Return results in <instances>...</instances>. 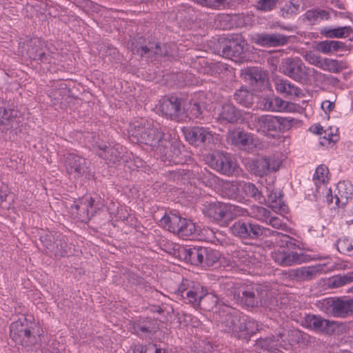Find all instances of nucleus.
Instances as JSON below:
<instances>
[{
	"label": "nucleus",
	"instance_id": "nucleus-27",
	"mask_svg": "<svg viewBox=\"0 0 353 353\" xmlns=\"http://www.w3.org/2000/svg\"><path fill=\"white\" fill-rule=\"evenodd\" d=\"M332 316L345 318L353 314V299L335 297Z\"/></svg>",
	"mask_w": 353,
	"mask_h": 353
},
{
	"label": "nucleus",
	"instance_id": "nucleus-13",
	"mask_svg": "<svg viewBox=\"0 0 353 353\" xmlns=\"http://www.w3.org/2000/svg\"><path fill=\"white\" fill-rule=\"evenodd\" d=\"M243 78L255 91H262L268 87V74L260 68L248 67L245 68Z\"/></svg>",
	"mask_w": 353,
	"mask_h": 353
},
{
	"label": "nucleus",
	"instance_id": "nucleus-36",
	"mask_svg": "<svg viewBox=\"0 0 353 353\" xmlns=\"http://www.w3.org/2000/svg\"><path fill=\"white\" fill-rule=\"evenodd\" d=\"M243 52V45L236 41H230L222 50L223 54L230 59L241 58Z\"/></svg>",
	"mask_w": 353,
	"mask_h": 353
},
{
	"label": "nucleus",
	"instance_id": "nucleus-56",
	"mask_svg": "<svg viewBox=\"0 0 353 353\" xmlns=\"http://www.w3.org/2000/svg\"><path fill=\"white\" fill-rule=\"evenodd\" d=\"M159 153L166 158L173 159L174 157H178L181 153V151L176 143H173L170 141V146L166 148L165 152Z\"/></svg>",
	"mask_w": 353,
	"mask_h": 353
},
{
	"label": "nucleus",
	"instance_id": "nucleus-24",
	"mask_svg": "<svg viewBox=\"0 0 353 353\" xmlns=\"http://www.w3.org/2000/svg\"><path fill=\"white\" fill-rule=\"evenodd\" d=\"M241 111L232 103H223L219 110L217 119L221 123H234L237 122L241 117Z\"/></svg>",
	"mask_w": 353,
	"mask_h": 353
},
{
	"label": "nucleus",
	"instance_id": "nucleus-16",
	"mask_svg": "<svg viewBox=\"0 0 353 353\" xmlns=\"http://www.w3.org/2000/svg\"><path fill=\"white\" fill-rule=\"evenodd\" d=\"M190 67L199 73L210 74L212 76L220 74L226 70L225 65L221 62L209 63L203 57H196L190 63Z\"/></svg>",
	"mask_w": 353,
	"mask_h": 353
},
{
	"label": "nucleus",
	"instance_id": "nucleus-12",
	"mask_svg": "<svg viewBox=\"0 0 353 353\" xmlns=\"http://www.w3.org/2000/svg\"><path fill=\"white\" fill-rule=\"evenodd\" d=\"M183 133L186 141L196 146H199L201 143L208 145L214 143V134L208 128L194 126L185 129Z\"/></svg>",
	"mask_w": 353,
	"mask_h": 353
},
{
	"label": "nucleus",
	"instance_id": "nucleus-15",
	"mask_svg": "<svg viewBox=\"0 0 353 353\" xmlns=\"http://www.w3.org/2000/svg\"><path fill=\"white\" fill-rule=\"evenodd\" d=\"M242 321L243 316H241L237 312H228L222 315L220 325L225 332L240 339L241 332H242Z\"/></svg>",
	"mask_w": 353,
	"mask_h": 353
},
{
	"label": "nucleus",
	"instance_id": "nucleus-49",
	"mask_svg": "<svg viewBox=\"0 0 353 353\" xmlns=\"http://www.w3.org/2000/svg\"><path fill=\"white\" fill-rule=\"evenodd\" d=\"M335 245L340 253L347 256H353V245L348 238L343 237L339 239Z\"/></svg>",
	"mask_w": 353,
	"mask_h": 353
},
{
	"label": "nucleus",
	"instance_id": "nucleus-59",
	"mask_svg": "<svg viewBox=\"0 0 353 353\" xmlns=\"http://www.w3.org/2000/svg\"><path fill=\"white\" fill-rule=\"evenodd\" d=\"M43 45V41L39 37L31 38L28 43V48L27 54L29 56L30 50L34 49V50H40Z\"/></svg>",
	"mask_w": 353,
	"mask_h": 353
},
{
	"label": "nucleus",
	"instance_id": "nucleus-29",
	"mask_svg": "<svg viewBox=\"0 0 353 353\" xmlns=\"http://www.w3.org/2000/svg\"><path fill=\"white\" fill-rule=\"evenodd\" d=\"M17 114V110H7L0 106V126L3 127V130H9L18 127L19 121Z\"/></svg>",
	"mask_w": 353,
	"mask_h": 353
},
{
	"label": "nucleus",
	"instance_id": "nucleus-20",
	"mask_svg": "<svg viewBox=\"0 0 353 353\" xmlns=\"http://www.w3.org/2000/svg\"><path fill=\"white\" fill-rule=\"evenodd\" d=\"M65 166L68 174L78 179L88 172V167L84 158L70 154L65 159Z\"/></svg>",
	"mask_w": 353,
	"mask_h": 353
},
{
	"label": "nucleus",
	"instance_id": "nucleus-17",
	"mask_svg": "<svg viewBox=\"0 0 353 353\" xmlns=\"http://www.w3.org/2000/svg\"><path fill=\"white\" fill-rule=\"evenodd\" d=\"M202 212L211 221L216 223L227 222L226 203L206 201L203 204Z\"/></svg>",
	"mask_w": 353,
	"mask_h": 353
},
{
	"label": "nucleus",
	"instance_id": "nucleus-26",
	"mask_svg": "<svg viewBox=\"0 0 353 353\" xmlns=\"http://www.w3.org/2000/svg\"><path fill=\"white\" fill-rule=\"evenodd\" d=\"M334 194L335 204L338 207L345 205L353 195V185L349 181H339Z\"/></svg>",
	"mask_w": 353,
	"mask_h": 353
},
{
	"label": "nucleus",
	"instance_id": "nucleus-8",
	"mask_svg": "<svg viewBox=\"0 0 353 353\" xmlns=\"http://www.w3.org/2000/svg\"><path fill=\"white\" fill-rule=\"evenodd\" d=\"M280 71L293 80L302 82L308 79L307 68L299 58H285L280 66Z\"/></svg>",
	"mask_w": 353,
	"mask_h": 353
},
{
	"label": "nucleus",
	"instance_id": "nucleus-28",
	"mask_svg": "<svg viewBox=\"0 0 353 353\" xmlns=\"http://www.w3.org/2000/svg\"><path fill=\"white\" fill-rule=\"evenodd\" d=\"M288 38V37L279 33H263L258 35L256 43L261 46H282L287 44Z\"/></svg>",
	"mask_w": 353,
	"mask_h": 353
},
{
	"label": "nucleus",
	"instance_id": "nucleus-42",
	"mask_svg": "<svg viewBox=\"0 0 353 353\" xmlns=\"http://www.w3.org/2000/svg\"><path fill=\"white\" fill-rule=\"evenodd\" d=\"M239 188L240 183L237 182L226 181L222 185V196L229 199H238Z\"/></svg>",
	"mask_w": 353,
	"mask_h": 353
},
{
	"label": "nucleus",
	"instance_id": "nucleus-53",
	"mask_svg": "<svg viewBox=\"0 0 353 353\" xmlns=\"http://www.w3.org/2000/svg\"><path fill=\"white\" fill-rule=\"evenodd\" d=\"M205 256H203V266H212L219 260V256L213 250L205 248Z\"/></svg>",
	"mask_w": 353,
	"mask_h": 353
},
{
	"label": "nucleus",
	"instance_id": "nucleus-52",
	"mask_svg": "<svg viewBox=\"0 0 353 353\" xmlns=\"http://www.w3.org/2000/svg\"><path fill=\"white\" fill-rule=\"evenodd\" d=\"M138 352V353H166L164 349L159 347L157 344L149 343L147 345H136L134 352Z\"/></svg>",
	"mask_w": 353,
	"mask_h": 353
},
{
	"label": "nucleus",
	"instance_id": "nucleus-58",
	"mask_svg": "<svg viewBox=\"0 0 353 353\" xmlns=\"http://www.w3.org/2000/svg\"><path fill=\"white\" fill-rule=\"evenodd\" d=\"M285 108V101L281 99L275 98L269 103L268 109L271 111H281Z\"/></svg>",
	"mask_w": 353,
	"mask_h": 353
},
{
	"label": "nucleus",
	"instance_id": "nucleus-35",
	"mask_svg": "<svg viewBox=\"0 0 353 353\" xmlns=\"http://www.w3.org/2000/svg\"><path fill=\"white\" fill-rule=\"evenodd\" d=\"M353 31L352 27L347 26L338 28L325 27L321 33L327 38H345Z\"/></svg>",
	"mask_w": 353,
	"mask_h": 353
},
{
	"label": "nucleus",
	"instance_id": "nucleus-34",
	"mask_svg": "<svg viewBox=\"0 0 353 353\" xmlns=\"http://www.w3.org/2000/svg\"><path fill=\"white\" fill-rule=\"evenodd\" d=\"M241 330L242 332H241L240 339H248L259 330V323L253 319L243 315Z\"/></svg>",
	"mask_w": 353,
	"mask_h": 353
},
{
	"label": "nucleus",
	"instance_id": "nucleus-32",
	"mask_svg": "<svg viewBox=\"0 0 353 353\" xmlns=\"http://www.w3.org/2000/svg\"><path fill=\"white\" fill-rule=\"evenodd\" d=\"M283 334L279 333L276 336L271 335L264 338L258 339L256 341V346L264 350L274 352L278 350L279 347L284 340L282 339Z\"/></svg>",
	"mask_w": 353,
	"mask_h": 353
},
{
	"label": "nucleus",
	"instance_id": "nucleus-1",
	"mask_svg": "<svg viewBox=\"0 0 353 353\" xmlns=\"http://www.w3.org/2000/svg\"><path fill=\"white\" fill-rule=\"evenodd\" d=\"M128 134L132 142L149 145L158 152H165L170 146V140L161 128L144 119L131 123Z\"/></svg>",
	"mask_w": 353,
	"mask_h": 353
},
{
	"label": "nucleus",
	"instance_id": "nucleus-61",
	"mask_svg": "<svg viewBox=\"0 0 353 353\" xmlns=\"http://www.w3.org/2000/svg\"><path fill=\"white\" fill-rule=\"evenodd\" d=\"M269 199L271 200L272 203H274L276 205H280L279 210L281 212L285 213L288 212V206L285 204H281V199L280 196H277L276 193L270 194L269 195Z\"/></svg>",
	"mask_w": 353,
	"mask_h": 353
},
{
	"label": "nucleus",
	"instance_id": "nucleus-54",
	"mask_svg": "<svg viewBox=\"0 0 353 353\" xmlns=\"http://www.w3.org/2000/svg\"><path fill=\"white\" fill-rule=\"evenodd\" d=\"M100 51L105 57H110V59L117 60L119 56L118 50L112 46L104 45L101 48Z\"/></svg>",
	"mask_w": 353,
	"mask_h": 353
},
{
	"label": "nucleus",
	"instance_id": "nucleus-21",
	"mask_svg": "<svg viewBox=\"0 0 353 353\" xmlns=\"http://www.w3.org/2000/svg\"><path fill=\"white\" fill-rule=\"evenodd\" d=\"M281 165V162L274 157H262L254 162L252 170L255 175L262 177L278 170Z\"/></svg>",
	"mask_w": 353,
	"mask_h": 353
},
{
	"label": "nucleus",
	"instance_id": "nucleus-6",
	"mask_svg": "<svg viewBox=\"0 0 353 353\" xmlns=\"http://www.w3.org/2000/svg\"><path fill=\"white\" fill-rule=\"evenodd\" d=\"M325 262L314 265L305 266L292 270L291 276L299 281H310L321 274H325L337 269L339 264L329 256Z\"/></svg>",
	"mask_w": 353,
	"mask_h": 353
},
{
	"label": "nucleus",
	"instance_id": "nucleus-57",
	"mask_svg": "<svg viewBox=\"0 0 353 353\" xmlns=\"http://www.w3.org/2000/svg\"><path fill=\"white\" fill-rule=\"evenodd\" d=\"M277 0H259L256 8L263 11H270L275 6Z\"/></svg>",
	"mask_w": 353,
	"mask_h": 353
},
{
	"label": "nucleus",
	"instance_id": "nucleus-23",
	"mask_svg": "<svg viewBox=\"0 0 353 353\" xmlns=\"http://www.w3.org/2000/svg\"><path fill=\"white\" fill-rule=\"evenodd\" d=\"M254 123L257 132L265 135H273L272 132H279V123L276 116L262 115L255 118Z\"/></svg>",
	"mask_w": 353,
	"mask_h": 353
},
{
	"label": "nucleus",
	"instance_id": "nucleus-3",
	"mask_svg": "<svg viewBox=\"0 0 353 353\" xmlns=\"http://www.w3.org/2000/svg\"><path fill=\"white\" fill-rule=\"evenodd\" d=\"M175 294L181 296L185 303L194 307H200L210 310L216 303V298L208 293L207 290L199 282L183 278Z\"/></svg>",
	"mask_w": 353,
	"mask_h": 353
},
{
	"label": "nucleus",
	"instance_id": "nucleus-30",
	"mask_svg": "<svg viewBox=\"0 0 353 353\" xmlns=\"http://www.w3.org/2000/svg\"><path fill=\"white\" fill-rule=\"evenodd\" d=\"M275 88L278 92L281 93L285 97H300L303 95L301 90L299 87L283 79L276 80Z\"/></svg>",
	"mask_w": 353,
	"mask_h": 353
},
{
	"label": "nucleus",
	"instance_id": "nucleus-47",
	"mask_svg": "<svg viewBox=\"0 0 353 353\" xmlns=\"http://www.w3.org/2000/svg\"><path fill=\"white\" fill-rule=\"evenodd\" d=\"M270 214H271V212L264 207L254 205L250 208V210H248V216L253 217L261 222H264L267 221Z\"/></svg>",
	"mask_w": 353,
	"mask_h": 353
},
{
	"label": "nucleus",
	"instance_id": "nucleus-4",
	"mask_svg": "<svg viewBox=\"0 0 353 353\" xmlns=\"http://www.w3.org/2000/svg\"><path fill=\"white\" fill-rule=\"evenodd\" d=\"M39 323L35 321L32 315H22L10 325V337L19 345L31 348L41 335Z\"/></svg>",
	"mask_w": 353,
	"mask_h": 353
},
{
	"label": "nucleus",
	"instance_id": "nucleus-44",
	"mask_svg": "<svg viewBox=\"0 0 353 353\" xmlns=\"http://www.w3.org/2000/svg\"><path fill=\"white\" fill-rule=\"evenodd\" d=\"M227 222L231 221L236 216H245L248 214V210L241 206L226 203Z\"/></svg>",
	"mask_w": 353,
	"mask_h": 353
},
{
	"label": "nucleus",
	"instance_id": "nucleus-51",
	"mask_svg": "<svg viewBox=\"0 0 353 353\" xmlns=\"http://www.w3.org/2000/svg\"><path fill=\"white\" fill-rule=\"evenodd\" d=\"M335 297L325 298L319 301L318 308L323 312L332 316Z\"/></svg>",
	"mask_w": 353,
	"mask_h": 353
},
{
	"label": "nucleus",
	"instance_id": "nucleus-37",
	"mask_svg": "<svg viewBox=\"0 0 353 353\" xmlns=\"http://www.w3.org/2000/svg\"><path fill=\"white\" fill-rule=\"evenodd\" d=\"M153 52L157 57H165L169 55L170 52L168 48V45L165 43H157L151 44L150 47L147 46H141L138 52L143 56L149 52Z\"/></svg>",
	"mask_w": 353,
	"mask_h": 353
},
{
	"label": "nucleus",
	"instance_id": "nucleus-31",
	"mask_svg": "<svg viewBox=\"0 0 353 353\" xmlns=\"http://www.w3.org/2000/svg\"><path fill=\"white\" fill-rule=\"evenodd\" d=\"M158 327L154 320L151 318H140L132 324L133 332L139 336L155 333Z\"/></svg>",
	"mask_w": 353,
	"mask_h": 353
},
{
	"label": "nucleus",
	"instance_id": "nucleus-39",
	"mask_svg": "<svg viewBox=\"0 0 353 353\" xmlns=\"http://www.w3.org/2000/svg\"><path fill=\"white\" fill-rule=\"evenodd\" d=\"M234 99L236 103L245 108H250L254 103L252 93L243 87L234 92Z\"/></svg>",
	"mask_w": 353,
	"mask_h": 353
},
{
	"label": "nucleus",
	"instance_id": "nucleus-19",
	"mask_svg": "<svg viewBox=\"0 0 353 353\" xmlns=\"http://www.w3.org/2000/svg\"><path fill=\"white\" fill-rule=\"evenodd\" d=\"M178 257L193 265H199L203 263V254H205L204 247L188 248L179 246L176 250Z\"/></svg>",
	"mask_w": 353,
	"mask_h": 353
},
{
	"label": "nucleus",
	"instance_id": "nucleus-43",
	"mask_svg": "<svg viewBox=\"0 0 353 353\" xmlns=\"http://www.w3.org/2000/svg\"><path fill=\"white\" fill-rule=\"evenodd\" d=\"M305 17L306 20L314 23L318 21L327 20L330 15L328 11L316 8L308 10L305 14Z\"/></svg>",
	"mask_w": 353,
	"mask_h": 353
},
{
	"label": "nucleus",
	"instance_id": "nucleus-9",
	"mask_svg": "<svg viewBox=\"0 0 353 353\" xmlns=\"http://www.w3.org/2000/svg\"><path fill=\"white\" fill-rule=\"evenodd\" d=\"M104 205V200L95 194L83 198L79 203H74L71 208L77 210V214L82 221H89Z\"/></svg>",
	"mask_w": 353,
	"mask_h": 353
},
{
	"label": "nucleus",
	"instance_id": "nucleus-7",
	"mask_svg": "<svg viewBox=\"0 0 353 353\" xmlns=\"http://www.w3.org/2000/svg\"><path fill=\"white\" fill-rule=\"evenodd\" d=\"M43 245L57 257H63L70 253L68 239L59 232H48L40 236Z\"/></svg>",
	"mask_w": 353,
	"mask_h": 353
},
{
	"label": "nucleus",
	"instance_id": "nucleus-25",
	"mask_svg": "<svg viewBox=\"0 0 353 353\" xmlns=\"http://www.w3.org/2000/svg\"><path fill=\"white\" fill-rule=\"evenodd\" d=\"M227 141L232 145L241 150H246L252 143V137L239 129L229 130Z\"/></svg>",
	"mask_w": 353,
	"mask_h": 353
},
{
	"label": "nucleus",
	"instance_id": "nucleus-5",
	"mask_svg": "<svg viewBox=\"0 0 353 353\" xmlns=\"http://www.w3.org/2000/svg\"><path fill=\"white\" fill-rule=\"evenodd\" d=\"M231 232L242 239H257L261 236H271L281 238L285 243L290 236L281 232L271 230L250 221H237L230 228Z\"/></svg>",
	"mask_w": 353,
	"mask_h": 353
},
{
	"label": "nucleus",
	"instance_id": "nucleus-60",
	"mask_svg": "<svg viewBox=\"0 0 353 353\" xmlns=\"http://www.w3.org/2000/svg\"><path fill=\"white\" fill-rule=\"evenodd\" d=\"M202 113V107L199 103L194 102L193 103H190L189 114L190 118H200Z\"/></svg>",
	"mask_w": 353,
	"mask_h": 353
},
{
	"label": "nucleus",
	"instance_id": "nucleus-18",
	"mask_svg": "<svg viewBox=\"0 0 353 353\" xmlns=\"http://www.w3.org/2000/svg\"><path fill=\"white\" fill-rule=\"evenodd\" d=\"M303 324L307 328L326 334H332L335 330V321L325 319L320 315L306 314Z\"/></svg>",
	"mask_w": 353,
	"mask_h": 353
},
{
	"label": "nucleus",
	"instance_id": "nucleus-38",
	"mask_svg": "<svg viewBox=\"0 0 353 353\" xmlns=\"http://www.w3.org/2000/svg\"><path fill=\"white\" fill-rule=\"evenodd\" d=\"M195 232L194 223L190 219L183 217L174 234L181 238L187 239L192 236Z\"/></svg>",
	"mask_w": 353,
	"mask_h": 353
},
{
	"label": "nucleus",
	"instance_id": "nucleus-62",
	"mask_svg": "<svg viewBox=\"0 0 353 353\" xmlns=\"http://www.w3.org/2000/svg\"><path fill=\"white\" fill-rule=\"evenodd\" d=\"M306 59L311 63L314 65L318 68H321L323 58L320 56L316 55L312 53H309L306 54Z\"/></svg>",
	"mask_w": 353,
	"mask_h": 353
},
{
	"label": "nucleus",
	"instance_id": "nucleus-45",
	"mask_svg": "<svg viewBox=\"0 0 353 353\" xmlns=\"http://www.w3.org/2000/svg\"><path fill=\"white\" fill-rule=\"evenodd\" d=\"M352 282H353V272L334 276L329 279L328 284L331 288H337Z\"/></svg>",
	"mask_w": 353,
	"mask_h": 353
},
{
	"label": "nucleus",
	"instance_id": "nucleus-48",
	"mask_svg": "<svg viewBox=\"0 0 353 353\" xmlns=\"http://www.w3.org/2000/svg\"><path fill=\"white\" fill-rule=\"evenodd\" d=\"M329 170L324 165H321L316 169L315 173L313 176V180L316 186L324 185L328 181Z\"/></svg>",
	"mask_w": 353,
	"mask_h": 353
},
{
	"label": "nucleus",
	"instance_id": "nucleus-14",
	"mask_svg": "<svg viewBox=\"0 0 353 353\" xmlns=\"http://www.w3.org/2000/svg\"><path fill=\"white\" fill-rule=\"evenodd\" d=\"M98 156L103 159L110 165L119 163L125 152V148L119 143L109 144L108 145L100 144L98 145Z\"/></svg>",
	"mask_w": 353,
	"mask_h": 353
},
{
	"label": "nucleus",
	"instance_id": "nucleus-64",
	"mask_svg": "<svg viewBox=\"0 0 353 353\" xmlns=\"http://www.w3.org/2000/svg\"><path fill=\"white\" fill-rule=\"evenodd\" d=\"M299 10V5L295 4L292 1L285 4V7L283 8V10H285L288 14H296Z\"/></svg>",
	"mask_w": 353,
	"mask_h": 353
},
{
	"label": "nucleus",
	"instance_id": "nucleus-33",
	"mask_svg": "<svg viewBox=\"0 0 353 353\" xmlns=\"http://www.w3.org/2000/svg\"><path fill=\"white\" fill-rule=\"evenodd\" d=\"M180 215L175 213L165 214L159 221L160 225L164 229L174 234L180 222L182 221Z\"/></svg>",
	"mask_w": 353,
	"mask_h": 353
},
{
	"label": "nucleus",
	"instance_id": "nucleus-41",
	"mask_svg": "<svg viewBox=\"0 0 353 353\" xmlns=\"http://www.w3.org/2000/svg\"><path fill=\"white\" fill-rule=\"evenodd\" d=\"M240 188L246 196L252 198L255 201H260L263 199L262 192L252 183L242 182L240 183Z\"/></svg>",
	"mask_w": 353,
	"mask_h": 353
},
{
	"label": "nucleus",
	"instance_id": "nucleus-63",
	"mask_svg": "<svg viewBox=\"0 0 353 353\" xmlns=\"http://www.w3.org/2000/svg\"><path fill=\"white\" fill-rule=\"evenodd\" d=\"M264 222L276 229H279L282 226V221L281 219L277 216H271L270 214L268 215V219H267V221Z\"/></svg>",
	"mask_w": 353,
	"mask_h": 353
},
{
	"label": "nucleus",
	"instance_id": "nucleus-22",
	"mask_svg": "<svg viewBox=\"0 0 353 353\" xmlns=\"http://www.w3.org/2000/svg\"><path fill=\"white\" fill-rule=\"evenodd\" d=\"M271 257L276 263L281 266H290L307 261V256L305 254H299L296 252L274 251L271 253Z\"/></svg>",
	"mask_w": 353,
	"mask_h": 353
},
{
	"label": "nucleus",
	"instance_id": "nucleus-10",
	"mask_svg": "<svg viewBox=\"0 0 353 353\" xmlns=\"http://www.w3.org/2000/svg\"><path fill=\"white\" fill-rule=\"evenodd\" d=\"M205 161L211 168L227 176L232 175L236 166L228 153L221 152H214L207 155Z\"/></svg>",
	"mask_w": 353,
	"mask_h": 353
},
{
	"label": "nucleus",
	"instance_id": "nucleus-55",
	"mask_svg": "<svg viewBox=\"0 0 353 353\" xmlns=\"http://www.w3.org/2000/svg\"><path fill=\"white\" fill-rule=\"evenodd\" d=\"M279 123V132L289 130L293 125L294 119L290 117H276Z\"/></svg>",
	"mask_w": 353,
	"mask_h": 353
},
{
	"label": "nucleus",
	"instance_id": "nucleus-50",
	"mask_svg": "<svg viewBox=\"0 0 353 353\" xmlns=\"http://www.w3.org/2000/svg\"><path fill=\"white\" fill-rule=\"evenodd\" d=\"M29 58L32 60L37 61L39 63H50L52 57L50 54L40 50H34L32 49L29 52Z\"/></svg>",
	"mask_w": 353,
	"mask_h": 353
},
{
	"label": "nucleus",
	"instance_id": "nucleus-46",
	"mask_svg": "<svg viewBox=\"0 0 353 353\" xmlns=\"http://www.w3.org/2000/svg\"><path fill=\"white\" fill-rule=\"evenodd\" d=\"M321 62L322 63L320 68L330 72L339 73L344 68L342 65L343 63L336 59L323 58Z\"/></svg>",
	"mask_w": 353,
	"mask_h": 353
},
{
	"label": "nucleus",
	"instance_id": "nucleus-40",
	"mask_svg": "<svg viewBox=\"0 0 353 353\" xmlns=\"http://www.w3.org/2000/svg\"><path fill=\"white\" fill-rule=\"evenodd\" d=\"M344 46V43L341 41L326 40L319 41L317 43L316 49L323 54H329L330 52H336L340 49H343Z\"/></svg>",
	"mask_w": 353,
	"mask_h": 353
},
{
	"label": "nucleus",
	"instance_id": "nucleus-2",
	"mask_svg": "<svg viewBox=\"0 0 353 353\" xmlns=\"http://www.w3.org/2000/svg\"><path fill=\"white\" fill-rule=\"evenodd\" d=\"M228 290L225 292L226 296L235 300L236 302L248 307H257L259 305L274 310V307L268 301L265 296L268 295L267 290L260 285L253 284L251 285L234 286L233 283L227 284Z\"/></svg>",
	"mask_w": 353,
	"mask_h": 353
},
{
	"label": "nucleus",
	"instance_id": "nucleus-11",
	"mask_svg": "<svg viewBox=\"0 0 353 353\" xmlns=\"http://www.w3.org/2000/svg\"><path fill=\"white\" fill-rule=\"evenodd\" d=\"M182 99L176 97H165L160 101L159 110L168 118L179 120L186 117Z\"/></svg>",
	"mask_w": 353,
	"mask_h": 353
}]
</instances>
